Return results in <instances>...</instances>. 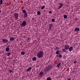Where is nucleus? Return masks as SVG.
I'll return each mask as SVG.
<instances>
[{"label": "nucleus", "instance_id": "nucleus-1", "mask_svg": "<svg viewBox=\"0 0 80 80\" xmlns=\"http://www.w3.org/2000/svg\"><path fill=\"white\" fill-rule=\"evenodd\" d=\"M43 56V52L42 51H40L37 54V57L38 58H42Z\"/></svg>", "mask_w": 80, "mask_h": 80}, {"label": "nucleus", "instance_id": "nucleus-2", "mask_svg": "<svg viewBox=\"0 0 80 80\" xmlns=\"http://www.w3.org/2000/svg\"><path fill=\"white\" fill-rule=\"evenodd\" d=\"M52 68V67H51V66L50 65L48 66L47 67H46L45 69H44V72L45 74L47 72H48L50 69Z\"/></svg>", "mask_w": 80, "mask_h": 80}, {"label": "nucleus", "instance_id": "nucleus-3", "mask_svg": "<svg viewBox=\"0 0 80 80\" xmlns=\"http://www.w3.org/2000/svg\"><path fill=\"white\" fill-rule=\"evenodd\" d=\"M20 25L21 26V27H24L25 25H27V22H26V21H23L22 22V24H20Z\"/></svg>", "mask_w": 80, "mask_h": 80}, {"label": "nucleus", "instance_id": "nucleus-4", "mask_svg": "<svg viewBox=\"0 0 80 80\" xmlns=\"http://www.w3.org/2000/svg\"><path fill=\"white\" fill-rule=\"evenodd\" d=\"M2 42H3V43H7V42H8V40L7 39H2Z\"/></svg>", "mask_w": 80, "mask_h": 80}, {"label": "nucleus", "instance_id": "nucleus-5", "mask_svg": "<svg viewBox=\"0 0 80 80\" xmlns=\"http://www.w3.org/2000/svg\"><path fill=\"white\" fill-rule=\"evenodd\" d=\"M14 17L15 18H18V13H15L14 14Z\"/></svg>", "mask_w": 80, "mask_h": 80}, {"label": "nucleus", "instance_id": "nucleus-6", "mask_svg": "<svg viewBox=\"0 0 80 80\" xmlns=\"http://www.w3.org/2000/svg\"><path fill=\"white\" fill-rule=\"evenodd\" d=\"M64 48L66 50H68L69 48V46L68 45H65L64 47Z\"/></svg>", "mask_w": 80, "mask_h": 80}, {"label": "nucleus", "instance_id": "nucleus-7", "mask_svg": "<svg viewBox=\"0 0 80 80\" xmlns=\"http://www.w3.org/2000/svg\"><path fill=\"white\" fill-rule=\"evenodd\" d=\"M40 72L39 73V75L40 76V77H42V76L43 75V72Z\"/></svg>", "mask_w": 80, "mask_h": 80}, {"label": "nucleus", "instance_id": "nucleus-8", "mask_svg": "<svg viewBox=\"0 0 80 80\" xmlns=\"http://www.w3.org/2000/svg\"><path fill=\"white\" fill-rule=\"evenodd\" d=\"M53 27V24H50L49 25V30H52V28Z\"/></svg>", "mask_w": 80, "mask_h": 80}, {"label": "nucleus", "instance_id": "nucleus-9", "mask_svg": "<svg viewBox=\"0 0 80 80\" xmlns=\"http://www.w3.org/2000/svg\"><path fill=\"white\" fill-rule=\"evenodd\" d=\"M73 47H72V46L70 47L68 49H69V51L70 52H71V51H72V50H73Z\"/></svg>", "mask_w": 80, "mask_h": 80}, {"label": "nucleus", "instance_id": "nucleus-10", "mask_svg": "<svg viewBox=\"0 0 80 80\" xmlns=\"http://www.w3.org/2000/svg\"><path fill=\"white\" fill-rule=\"evenodd\" d=\"M61 65V63L60 62L58 63V64L57 65V67L58 68L60 67V66Z\"/></svg>", "mask_w": 80, "mask_h": 80}, {"label": "nucleus", "instance_id": "nucleus-11", "mask_svg": "<svg viewBox=\"0 0 80 80\" xmlns=\"http://www.w3.org/2000/svg\"><path fill=\"white\" fill-rule=\"evenodd\" d=\"M31 69H32L31 67L29 68H28L26 70L27 72H29V71H30V70H31Z\"/></svg>", "mask_w": 80, "mask_h": 80}, {"label": "nucleus", "instance_id": "nucleus-12", "mask_svg": "<svg viewBox=\"0 0 80 80\" xmlns=\"http://www.w3.org/2000/svg\"><path fill=\"white\" fill-rule=\"evenodd\" d=\"M80 30V29L78 28H75V31H76V32H78Z\"/></svg>", "mask_w": 80, "mask_h": 80}, {"label": "nucleus", "instance_id": "nucleus-13", "mask_svg": "<svg viewBox=\"0 0 80 80\" xmlns=\"http://www.w3.org/2000/svg\"><path fill=\"white\" fill-rule=\"evenodd\" d=\"M56 57H59L60 58H61V57H62V55L61 54H59V55H58L56 56Z\"/></svg>", "mask_w": 80, "mask_h": 80}, {"label": "nucleus", "instance_id": "nucleus-14", "mask_svg": "<svg viewBox=\"0 0 80 80\" xmlns=\"http://www.w3.org/2000/svg\"><path fill=\"white\" fill-rule=\"evenodd\" d=\"M9 50H10V49H9V48L7 47L6 48V52H8Z\"/></svg>", "mask_w": 80, "mask_h": 80}, {"label": "nucleus", "instance_id": "nucleus-15", "mask_svg": "<svg viewBox=\"0 0 80 80\" xmlns=\"http://www.w3.org/2000/svg\"><path fill=\"white\" fill-rule=\"evenodd\" d=\"M14 40V38H13V37H11L10 38V41H13V40Z\"/></svg>", "mask_w": 80, "mask_h": 80}, {"label": "nucleus", "instance_id": "nucleus-16", "mask_svg": "<svg viewBox=\"0 0 80 80\" xmlns=\"http://www.w3.org/2000/svg\"><path fill=\"white\" fill-rule=\"evenodd\" d=\"M60 52V50H57L56 52V54H60V53L59 52Z\"/></svg>", "mask_w": 80, "mask_h": 80}, {"label": "nucleus", "instance_id": "nucleus-17", "mask_svg": "<svg viewBox=\"0 0 80 80\" xmlns=\"http://www.w3.org/2000/svg\"><path fill=\"white\" fill-rule=\"evenodd\" d=\"M33 61H35L37 60V58L35 57H33L32 58Z\"/></svg>", "mask_w": 80, "mask_h": 80}, {"label": "nucleus", "instance_id": "nucleus-18", "mask_svg": "<svg viewBox=\"0 0 80 80\" xmlns=\"http://www.w3.org/2000/svg\"><path fill=\"white\" fill-rule=\"evenodd\" d=\"M41 14V12H40V11H38L37 12V15H40V14Z\"/></svg>", "mask_w": 80, "mask_h": 80}, {"label": "nucleus", "instance_id": "nucleus-19", "mask_svg": "<svg viewBox=\"0 0 80 80\" xmlns=\"http://www.w3.org/2000/svg\"><path fill=\"white\" fill-rule=\"evenodd\" d=\"M21 54L22 55H25V52L22 51L21 52Z\"/></svg>", "mask_w": 80, "mask_h": 80}, {"label": "nucleus", "instance_id": "nucleus-20", "mask_svg": "<svg viewBox=\"0 0 80 80\" xmlns=\"http://www.w3.org/2000/svg\"><path fill=\"white\" fill-rule=\"evenodd\" d=\"M63 17L64 18H67V15H63Z\"/></svg>", "mask_w": 80, "mask_h": 80}, {"label": "nucleus", "instance_id": "nucleus-21", "mask_svg": "<svg viewBox=\"0 0 80 80\" xmlns=\"http://www.w3.org/2000/svg\"><path fill=\"white\" fill-rule=\"evenodd\" d=\"M44 8H45V6L43 5L41 9V10H43V9H44Z\"/></svg>", "mask_w": 80, "mask_h": 80}, {"label": "nucleus", "instance_id": "nucleus-22", "mask_svg": "<svg viewBox=\"0 0 80 80\" xmlns=\"http://www.w3.org/2000/svg\"><path fill=\"white\" fill-rule=\"evenodd\" d=\"M24 18H26V17H27V14L26 13L24 15Z\"/></svg>", "mask_w": 80, "mask_h": 80}, {"label": "nucleus", "instance_id": "nucleus-23", "mask_svg": "<svg viewBox=\"0 0 80 80\" xmlns=\"http://www.w3.org/2000/svg\"><path fill=\"white\" fill-rule=\"evenodd\" d=\"M62 52H66V50H65V49L63 48L62 49Z\"/></svg>", "mask_w": 80, "mask_h": 80}, {"label": "nucleus", "instance_id": "nucleus-24", "mask_svg": "<svg viewBox=\"0 0 80 80\" xmlns=\"http://www.w3.org/2000/svg\"><path fill=\"white\" fill-rule=\"evenodd\" d=\"M12 72H13V71L12 70H9V72L10 73H12Z\"/></svg>", "mask_w": 80, "mask_h": 80}, {"label": "nucleus", "instance_id": "nucleus-25", "mask_svg": "<svg viewBox=\"0 0 80 80\" xmlns=\"http://www.w3.org/2000/svg\"><path fill=\"white\" fill-rule=\"evenodd\" d=\"M22 12L23 13H26V11L25 10H22Z\"/></svg>", "mask_w": 80, "mask_h": 80}, {"label": "nucleus", "instance_id": "nucleus-26", "mask_svg": "<svg viewBox=\"0 0 80 80\" xmlns=\"http://www.w3.org/2000/svg\"><path fill=\"white\" fill-rule=\"evenodd\" d=\"M3 3V1L2 0H0V5H2Z\"/></svg>", "mask_w": 80, "mask_h": 80}, {"label": "nucleus", "instance_id": "nucleus-27", "mask_svg": "<svg viewBox=\"0 0 80 80\" xmlns=\"http://www.w3.org/2000/svg\"><path fill=\"white\" fill-rule=\"evenodd\" d=\"M47 80H52V79L50 77H48L47 78Z\"/></svg>", "mask_w": 80, "mask_h": 80}, {"label": "nucleus", "instance_id": "nucleus-28", "mask_svg": "<svg viewBox=\"0 0 80 80\" xmlns=\"http://www.w3.org/2000/svg\"><path fill=\"white\" fill-rule=\"evenodd\" d=\"M11 55V53L10 52H9L7 53V55L8 56H10Z\"/></svg>", "mask_w": 80, "mask_h": 80}, {"label": "nucleus", "instance_id": "nucleus-29", "mask_svg": "<svg viewBox=\"0 0 80 80\" xmlns=\"http://www.w3.org/2000/svg\"><path fill=\"white\" fill-rule=\"evenodd\" d=\"M59 5H60L61 7H62L63 6V3H60L59 4Z\"/></svg>", "mask_w": 80, "mask_h": 80}, {"label": "nucleus", "instance_id": "nucleus-30", "mask_svg": "<svg viewBox=\"0 0 80 80\" xmlns=\"http://www.w3.org/2000/svg\"><path fill=\"white\" fill-rule=\"evenodd\" d=\"M54 21H55V19L53 18L52 19V22H54Z\"/></svg>", "mask_w": 80, "mask_h": 80}, {"label": "nucleus", "instance_id": "nucleus-31", "mask_svg": "<svg viewBox=\"0 0 80 80\" xmlns=\"http://www.w3.org/2000/svg\"><path fill=\"white\" fill-rule=\"evenodd\" d=\"M27 40H29V41H30V38H28Z\"/></svg>", "mask_w": 80, "mask_h": 80}, {"label": "nucleus", "instance_id": "nucleus-32", "mask_svg": "<svg viewBox=\"0 0 80 80\" xmlns=\"http://www.w3.org/2000/svg\"><path fill=\"white\" fill-rule=\"evenodd\" d=\"M75 21H77V20H78V19L77 18H76L75 19Z\"/></svg>", "mask_w": 80, "mask_h": 80}, {"label": "nucleus", "instance_id": "nucleus-33", "mask_svg": "<svg viewBox=\"0 0 80 80\" xmlns=\"http://www.w3.org/2000/svg\"><path fill=\"white\" fill-rule=\"evenodd\" d=\"M62 8V6H59V7L58 8V9H60L61 8Z\"/></svg>", "mask_w": 80, "mask_h": 80}, {"label": "nucleus", "instance_id": "nucleus-34", "mask_svg": "<svg viewBox=\"0 0 80 80\" xmlns=\"http://www.w3.org/2000/svg\"><path fill=\"white\" fill-rule=\"evenodd\" d=\"M59 48V47H56V49H57V50H58V49Z\"/></svg>", "mask_w": 80, "mask_h": 80}, {"label": "nucleus", "instance_id": "nucleus-35", "mask_svg": "<svg viewBox=\"0 0 80 80\" xmlns=\"http://www.w3.org/2000/svg\"><path fill=\"white\" fill-rule=\"evenodd\" d=\"M76 63H77V61H74L73 63H74V64H75Z\"/></svg>", "mask_w": 80, "mask_h": 80}, {"label": "nucleus", "instance_id": "nucleus-36", "mask_svg": "<svg viewBox=\"0 0 80 80\" xmlns=\"http://www.w3.org/2000/svg\"><path fill=\"white\" fill-rule=\"evenodd\" d=\"M48 12L49 13H52V11H49Z\"/></svg>", "mask_w": 80, "mask_h": 80}, {"label": "nucleus", "instance_id": "nucleus-37", "mask_svg": "<svg viewBox=\"0 0 80 80\" xmlns=\"http://www.w3.org/2000/svg\"><path fill=\"white\" fill-rule=\"evenodd\" d=\"M68 80H71L70 78H68Z\"/></svg>", "mask_w": 80, "mask_h": 80}, {"label": "nucleus", "instance_id": "nucleus-38", "mask_svg": "<svg viewBox=\"0 0 80 80\" xmlns=\"http://www.w3.org/2000/svg\"><path fill=\"white\" fill-rule=\"evenodd\" d=\"M32 20H34V18H32Z\"/></svg>", "mask_w": 80, "mask_h": 80}, {"label": "nucleus", "instance_id": "nucleus-39", "mask_svg": "<svg viewBox=\"0 0 80 80\" xmlns=\"http://www.w3.org/2000/svg\"><path fill=\"white\" fill-rule=\"evenodd\" d=\"M1 12H2V11L1 10H0V13H1Z\"/></svg>", "mask_w": 80, "mask_h": 80}, {"label": "nucleus", "instance_id": "nucleus-40", "mask_svg": "<svg viewBox=\"0 0 80 80\" xmlns=\"http://www.w3.org/2000/svg\"><path fill=\"white\" fill-rule=\"evenodd\" d=\"M27 42H29V41H27Z\"/></svg>", "mask_w": 80, "mask_h": 80}, {"label": "nucleus", "instance_id": "nucleus-41", "mask_svg": "<svg viewBox=\"0 0 80 80\" xmlns=\"http://www.w3.org/2000/svg\"><path fill=\"white\" fill-rule=\"evenodd\" d=\"M8 47H9V45H8Z\"/></svg>", "mask_w": 80, "mask_h": 80}]
</instances>
